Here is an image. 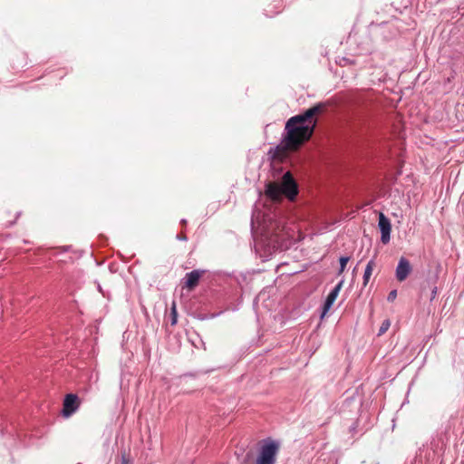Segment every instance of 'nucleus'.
I'll list each match as a JSON object with an SVG mask.
<instances>
[{"instance_id": "nucleus-1", "label": "nucleus", "mask_w": 464, "mask_h": 464, "mask_svg": "<svg viewBox=\"0 0 464 464\" xmlns=\"http://www.w3.org/2000/svg\"><path fill=\"white\" fill-rule=\"evenodd\" d=\"M326 108L325 102H318L304 112L290 117L285 122L281 142L267 152L270 160L284 162L290 154L299 151L313 137L317 116L323 114Z\"/></svg>"}, {"instance_id": "nucleus-2", "label": "nucleus", "mask_w": 464, "mask_h": 464, "mask_svg": "<svg viewBox=\"0 0 464 464\" xmlns=\"http://www.w3.org/2000/svg\"><path fill=\"white\" fill-rule=\"evenodd\" d=\"M265 194L273 201H281L283 196L294 200L298 194V186L292 173L286 171L281 182L271 181L266 185Z\"/></svg>"}, {"instance_id": "nucleus-3", "label": "nucleus", "mask_w": 464, "mask_h": 464, "mask_svg": "<svg viewBox=\"0 0 464 464\" xmlns=\"http://www.w3.org/2000/svg\"><path fill=\"white\" fill-rule=\"evenodd\" d=\"M279 451V445L276 441H268L260 448L256 464H276V456Z\"/></svg>"}, {"instance_id": "nucleus-4", "label": "nucleus", "mask_w": 464, "mask_h": 464, "mask_svg": "<svg viewBox=\"0 0 464 464\" xmlns=\"http://www.w3.org/2000/svg\"><path fill=\"white\" fill-rule=\"evenodd\" d=\"M379 230L381 232L382 243L384 245L388 244L391 240L392 224L382 212H379Z\"/></svg>"}, {"instance_id": "nucleus-5", "label": "nucleus", "mask_w": 464, "mask_h": 464, "mask_svg": "<svg viewBox=\"0 0 464 464\" xmlns=\"http://www.w3.org/2000/svg\"><path fill=\"white\" fill-rule=\"evenodd\" d=\"M80 406V401L76 394H67L63 401V414L65 417L71 416Z\"/></svg>"}, {"instance_id": "nucleus-6", "label": "nucleus", "mask_w": 464, "mask_h": 464, "mask_svg": "<svg viewBox=\"0 0 464 464\" xmlns=\"http://www.w3.org/2000/svg\"><path fill=\"white\" fill-rule=\"evenodd\" d=\"M343 286V282H340L338 283L334 288L328 294L327 297H326V300L324 304V306H323V311H322V314H321V319H323L326 314L327 313L329 312V310L332 308L334 303L335 302L339 293H340V290Z\"/></svg>"}, {"instance_id": "nucleus-7", "label": "nucleus", "mask_w": 464, "mask_h": 464, "mask_svg": "<svg viewBox=\"0 0 464 464\" xmlns=\"http://www.w3.org/2000/svg\"><path fill=\"white\" fill-rule=\"evenodd\" d=\"M411 271L410 261L405 257H401L396 267V278L398 281H404Z\"/></svg>"}, {"instance_id": "nucleus-8", "label": "nucleus", "mask_w": 464, "mask_h": 464, "mask_svg": "<svg viewBox=\"0 0 464 464\" xmlns=\"http://www.w3.org/2000/svg\"><path fill=\"white\" fill-rule=\"evenodd\" d=\"M204 271L200 270H193L190 273H188L185 276L186 282L184 287L188 290H193L199 282L200 277L202 276Z\"/></svg>"}, {"instance_id": "nucleus-9", "label": "nucleus", "mask_w": 464, "mask_h": 464, "mask_svg": "<svg viewBox=\"0 0 464 464\" xmlns=\"http://www.w3.org/2000/svg\"><path fill=\"white\" fill-rule=\"evenodd\" d=\"M375 267L374 260H371L368 262L366 268L364 270L363 277H362V285L366 286L370 281V278L372 275V271Z\"/></svg>"}, {"instance_id": "nucleus-10", "label": "nucleus", "mask_w": 464, "mask_h": 464, "mask_svg": "<svg viewBox=\"0 0 464 464\" xmlns=\"http://www.w3.org/2000/svg\"><path fill=\"white\" fill-rule=\"evenodd\" d=\"M276 227L273 228L272 237H275V240H284L285 239V227L280 226L279 224L276 223Z\"/></svg>"}, {"instance_id": "nucleus-11", "label": "nucleus", "mask_w": 464, "mask_h": 464, "mask_svg": "<svg viewBox=\"0 0 464 464\" xmlns=\"http://www.w3.org/2000/svg\"><path fill=\"white\" fill-rule=\"evenodd\" d=\"M243 464H256L255 453L253 450H249L246 453L242 459Z\"/></svg>"}, {"instance_id": "nucleus-12", "label": "nucleus", "mask_w": 464, "mask_h": 464, "mask_svg": "<svg viewBox=\"0 0 464 464\" xmlns=\"http://www.w3.org/2000/svg\"><path fill=\"white\" fill-rule=\"evenodd\" d=\"M396 371H397V368L395 367V365L390 364L385 369V372H384L383 375L381 376V379L384 380V379L392 377L395 374Z\"/></svg>"}, {"instance_id": "nucleus-13", "label": "nucleus", "mask_w": 464, "mask_h": 464, "mask_svg": "<svg viewBox=\"0 0 464 464\" xmlns=\"http://www.w3.org/2000/svg\"><path fill=\"white\" fill-rule=\"evenodd\" d=\"M170 314H171V324L174 325L177 324V321H178V312H177V305H176L175 301H173L171 304Z\"/></svg>"}, {"instance_id": "nucleus-14", "label": "nucleus", "mask_w": 464, "mask_h": 464, "mask_svg": "<svg viewBox=\"0 0 464 464\" xmlns=\"http://www.w3.org/2000/svg\"><path fill=\"white\" fill-rule=\"evenodd\" d=\"M391 326V322L389 319L384 320L382 323V325L379 327V335L384 334Z\"/></svg>"}, {"instance_id": "nucleus-15", "label": "nucleus", "mask_w": 464, "mask_h": 464, "mask_svg": "<svg viewBox=\"0 0 464 464\" xmlns=\"http://www.w3.org/2000/svg\"><path fill=\"white\" fill-rule=\"evenodd\" d=\"M348 261H349V257H347V256H342L340 258V266H341L340 267V273L343 272V270H344Z\"/></svg>"}, {"instance_id": "nucleus-16", "label": "nucleus", "mask_w": 464, "mask_h": 464, "mask_svg": "<svg viewBox=\"0 0 464 464\" xmlns=\"http://www.w3.org/2000/svg\"><path fill=\"white\" fill-rule=\"evenodd\" d=\"M397 296V291L396 290H392L389 293L388 296H387V300L389 302H392L394 301V299L396 298Z\"/></svg>"}, {"instance_id": "nucleus-17", "label": "nucleus", "mask_w": 464, "mask_h": 464, "mask_svg": "<svg viewBox=\"0 0 464 464\" xmlns=\"http://www.w3.org/2000/svg\"><path fill=\"white\" fill-rule=\"evenodd\" d=\"M437 293V287H435L433 290H432V298L435 296Z\"/></svg>"}, {"instance_id": "nucleus-18", "label": "nucleus", "mask_w": 464, "mask_h": 464, "mask_svg": "<svg viewBox=\"0 0 464 464\" xmlns=\"http://www.w3.org/2000/svg\"><path fill=\"white\" fill-rule=\"evenodd\" d=\"M382 360H384V362H383L382 363H385V362H388V360H385V356H384V357H382Z\"/></svg>"}, {"instance_id": "nucleus-19", "label": "nucleus", "mask_w": 464, "mask_h": 464, "mask_svg": "<svg viewBox=\"0 0 464 464\" xmlns=\"http://www.w3.org/2000/svg\"><path fill=\"white\" fill-rule=\"evenodd\" d=\"M382 360H384V362H383L382 363H385V362H388V360H385V356H384V357H382Z\"/></svg>"}]
</instances>
